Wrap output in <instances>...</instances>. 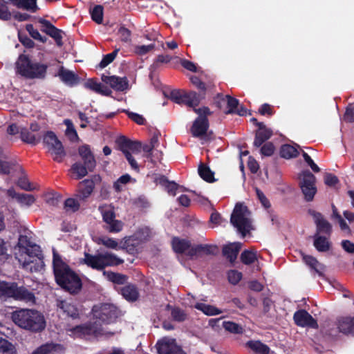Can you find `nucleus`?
Listing matches in <instances>:
<instances>
[{"mask_svg": "<svg viewBox=\"0 0 354 354\" xmlns=\"http://www.w3.org/2000/svg\"><path fill=\"white\" fill-rule=\"evenodd\" d=\"M53 268L55 282L64 290L71 294L78 293L82 283L79 275L65 263L58 252L53 250Z\"/></svg>", "mask_w": 354, "mask_h": 354, "instance_id": "1", "label": "nucleus"}, {"mask_svg": "<svg viewBox=\"0 0 354 354\" xmlns=\"http://www.w3.org/2000/svg\"><path fill=\"white\" fill-rule=\"evenodd\" d=\"M11 319L19 328L34 333H41L46 326L44 314L35 309L16 310L11 313Z\"/></svg>", "mask_w": 354, "mask_h": 354, "instance_id": "2", "label": "nucleus"}, {"mask_svg": "<svg viewBox=\"0 0 354 354\" xmlns=\"http://www.w3.org/2000/svg\"><path fill=\"white\" fill-rule=\"evenodd\" d=\"M48 65L32 59L29 55L21 54L15 62L16 73L26 80H44L47 75Z\"/></svg>", "mask_w": 354, "mask_h": 354, "instance_id": "3", "label": "nucleus"}, {"mask_svg": "<svg viewBox=\"0 0 354 354\" xmlns=\"http://www.w3.org/2000/svg\"><path fill=\"white\" fill-rule=\"evenodd\" d=\"M82 263L92 269L98 271L104 270L106 267L117 266L124 263V260L110 252L91 254L84 253V258Z\"/></svg>", "mask_w": 354, "mask_h": 354, "instance_id": "4", "label": "nucleus"}, {"mask_svg": "<svg viewBox=\"0 0 354 354\" xmlns=\"http://www.w3.org/2000/svg\"><path fill=\"white\" fill-rule=\"evenodd\" d=\"M251 213L247 206L236 203L230 216L231 224L245 237L252 230Z\"/></svg>", "mask_w": 354, "mask_h": 354, "instance_id": "5", "label": "nucleus"}, {"mask_svg": "<svg viewBox=\"0 0 354 354\" xmlns=\"http://www.w3.org/2000/svg\"><path fill=\"white\" fill-rule=\"evenodd\" d=\"M69 331L77 337H84L86 336H93L95 337L105 336L110 337L115 335L114 332L104 331L102 325L97 323V321H90L77 325L69 329Z\"/></svg>", "mask_w": 354, "mask_h": 354, "instance_id": "6", "label": "nucleus"}, {"mask_svg": "<svg viewBox=\"0 0 354 354\" xmlns=\"http://www.w3.org/2000/svg\"><path fill=\"white\" fill-rule=\"evenodd\" d=\"M193 111L198 115V116L194 121L190 131L193 137L206 138L207 132L209 127L208 115L212 114V111L207 106H203L201 108L194 107Z\"/></svg>", "mask_w": 354, "mask_h": 354, "instance_id": "7", "label": "nucleus"}, {"mask_svg": "<svg viewBox=\"0 0 354 354\" xmlns=\"http://www.w3.org/2000/svg\"><path fill=\"white\" fill-rule=\"evenodd\" d=\"M93 318L97 323L110 324L116 322L120 315V310L113 304H102L92 308Z\"/></svg>", "mask_w": 354, "mask_h": 354, "instance_id": "8", "label": "nucleus"}, {"mask_svg": "<svg viewBox=\"0 0 354 354\" xmlns=\"http://www.w3.org/2000/svg\"><path fill=\"white\" fill-rule=\"evenodd\" d=\"M299 187L306 202L313 201L317 192L315 185L316 177L309 170H304L299 174Z\"/></svg>", "mask_w": 354, "mask_h": 354, "instance_id": "9", "label": "nucleus"}, {"mask_svg": "<svg viewBox=\"0 0 354 354\" xmlns=\"http://www.w3.org/2000/svg\"><path fill=\"white\" fill-rule=\"evenodd\" d=\"M169 97L177 104H184L193 109L198 106L201 100V95L195 91L186 92L176 89L170 92Z\"/></svg>", "mask_w": 354, "mask_h": 354, "instance_id": "10", "label": "nucleus"}, {"mask_svg": "<svg viewBox=\"0 0 354 354\" xmlns=\"http://www.w3.org/2000/svg\"><path fill=\"white\" fill-rule=\"evenodd\" d=\"M100 176H94L92 179H85L78 183L75 197L80 201H85L93 193L95 188V180H100Z\"/></svg>", "mask_w": 354, "mask_h": 354, "instance_id": "11", "label": "nucleus"}, {"mask_svg": "<svg viewBox=\"0 0 354 354\" xmlns=\"http://www.w3.org/2000/svg\"><path fill=\"white\" fill-rule=\"evenodd\" d=\"M309 214L313 217L316 225V233L315 234H325L330 237L333 232L332 225L318 212L310 209Z\"/></svg>", "mask_w": 354, "mask_h": 354, "instance_id": "12", "label": "nucleus"}, {"mask_svg": "<svg viewBox=\"0 0 354 354\" xmlns=\"http://www.w3.org/2000/svg\"><path fill=\"white\" fill-rule=\"evenodd\" d=\"M158 354H186L175 339L164 338L156 344Z\"/></svg>", "mask_w": 354, "mask_h": 354, "instance_id": "13", "label": "nucleus"}, {"mask_svg": "<svg viewBox=\"0 0 354 354\" xmlns=\"http://www.w3.org/2000/svg\"><path fill=\"white\" fill-rule=\"evenodd\" d=\"M295 324L300 327H308L317 329L319 325L317 320L306 310H297L293 315Z\"/></svg>", "mask_w": 354, "mask_h": 354, "instance_id": "14", "label": "nucleus"}, {"mask_svg": "<svg viewBox=\"0 0 354 354\" xmlns=\"http://www.w3.org/2000/svg\"><path fill=\"white\" fill-rule=\"evenodd\" d=\"M101 80L104 83L109 84L113 89L117 91H124L129 88V81L126 77L109 76L103 74L101 76Z\"/></svg>", "mask_w": 354, "mask_h": 354, "instance_id": "15", "label": "nucleus"}, {"mask_svg": "<svg viewBox=\"0 0 354 354\" xmlns=\"http://www.w3.org/2000/svg\"><path fill=\"white\" fill-rule=\"evenodd\" d=\"M57 307L62 311L64 315L72 319H77L80 317V310L77 305L73 304L71 300L57 299Z\"/></svg>", "mask_w": 354, "mask_h": 354, "instance_id": "16", "label": "nucleus"}, {"mask_svg": "<svg viewBox=\"0 0 354 354\" xmlns=\"http://www.w3.org/2000/svg\"><path fill=\"white\" fill-rule=\"evenodd\" d=\"M57 76L64 84L70 87L78 85L81 81V77L77 74L65 68L62 66L58 71Z\"/></svg>", "mask_w": 354, "mask_h": 354, "instance_id": "17", "label": "nucleus"}, {"mask_svg": "<svg viewBox=\"0 0 354 354\" xmlns=\"http://www.w3.org/2000/svg\"><path fill=\"white\" fill-rule=\"evenodd\" d=\"M335 324L339 333L345 335L354 336V316L339 317Z\"/></svg>", "mask_w": 354, "mask_h": 354, "instance_id": "18", "label": "nucleus"}, {"mask_svg": "<svg viewBox=\"0 0 354 354\" xmlns=\"http://www.w3.org/2000/svg\"><path fill=\"white\" fill-rule=\"evenodd\" d=\"M257 127L259 129L256 131L253 143L255 147H261L264 142L269 140L273 134L272 131L267 128L264 123H258Z\"/></svg>", "mask_w": 354, "mask_h": 354, "instance_id": "19", "label": "nucleus"}, {"mask_svg": "<svg viewBox=\"0 0 354 354\" xmlns=\"http://www.w3.org/2000/svg\"><path fill=\"white\" fill-rule=\"evenodd\" d=\"M78 153L83 160V162L89 169V171H93L96 166V160L87 145L80 146L78 149Z\"/></svg>", "mask_w": 354, "mask_h": 354, "instance_id": "20", "label": "nucleus"}, {"mask_svg": "<svg viewBox=\"0 0 354 354\" xmlns=\"http://www.w3.org/2000/svg\"><path fill=\"white\" fill-rule=\"evenodd\" d=\"M120 293L127 301L131 302L137 301L140 295L137 286L131 283L121 288Z\"/></svg>", "mask_w": 354, "mask_h": 354, "instance_id": "21", "label": "nucleus"}, {"mask_svg": "<svg viewBox=\"0 0 354 354\" xmlns=\"http://www.w3.org/2000/svg\"><path fill=\"white\" fill-rule=\"evenodd\" d=\"M241 243H234L223 246L222 252L223 255L230 262L234 263L241 250Z\"/></svg>", "mask_w": 354, "mask_h": 354, "instance_id": "22", "label": "nucleus"}, {"mask_svg": "<svg viewBox=\"0 0 354 354\" xmlns=\"http://www.w3.org/2000/svg\"><path fill=\"white\" fill-rule=\"evenodd\" d=\"M6 3H10L18 8L35 12L38 10L37 0H2Z\"/></svg>", "mask_w": 354, "mask_h": 354, "instance_id": "23", "label": "nucleus"}, {"mask_svg": "<svg viewBox=\"0 0 354 354\" xmlns=\"http://www.w3.org/2000/svg\"><path fill=\"white\" fill-rule=\"evenodd\" d=\"M48 150L50 153L53 160L57 162H62L66 155L64 146L60 140L48 147Z\"/></svg>", "mask_w": 354, "mask_h": 354, "instance_id": "24", "label": "nucleus"}, {"mask_svg": "<svg viewBox=\"0 0 354 354\" xmlns=\"http://www.w3.org/2000/svg\"><path fill=\"white\" fill-rule=\"evenodd\" d=\"M22 267L31 272H39L44 267V257L25 259L22 263Z\"/></svg>", "mask_w": 354, "mask_h": 354, "instance_id": "25", "label": "nucleus"}, {"mask_svg": "<svg viewBox=\"0 0 354 354\" xmlns=\"http://www.w3.org/2000/svg\"><path fill=\"white\" fill-rule=\"evenodd\" d=\"M16 282L0 281V296L15 298L17 290Z\"/></svg>", "mask_w": 354, "mask_h": 354, "instance_id": "26", "label": "nucleus"}, {"mask_svg": "<svg viewBox=\"0 0 354 354\" xmlns=\"http://www.w3.org/2000/svg\"><path fill=\"white\" fill-rule=\"evenodd\" d=\"M14 299L15 300L24 301L26 302H35V296L34 293L24 286H17V290Z\"/></svg>", "mask_w": 354, "mask_h": 354, "instance_id": "27", "label": "nucleus"}, {"mask_svg": "<svg viewBox=\"0 0 354 354\" xmlns=\"http://www.w3.org/2000/svg\"><path fill=\"white\" fill-rule=\"evenodd\" d=\"M245 345L255 354H269L270 351L269 346L259 340H250Z\"/></svg>", "mask_w": 354, "mask_h": 354, "instance_id": "28", "label": "nucleus"}, {"mask_svg": "<svg viewBox=\"0 0 354 354\" xmlns=\"http://www.w3.org/2000/svg\"><path fill=\"white\" fill-rule=\"evenodd\" d=\"M313 238V245L318 252H325L330 250V243L328 238L317 234H315Z\"/></svg>", "mask_w": 354, "mask_h": 354, "instance_id": "29", "label": "nucleus"}, {"mask_svg": "<svg viewBox=\"0 0 354 354\" xmlns=\"http://www.w3.org/2000/svg\"><path fill=\"white\" fill-rule=\"evenodd\" d=\"M173 250L177 254H183L191 247V243L186 239L174 237L171 241Z\"/></svg>", "mask_w": 354, "mask_h": 354, "instance_id": "30", "label": "nucleus"}, {"mask_svg": "<svg viewBox=\"0 0 354 354\" xmlns=\"http://www.w3.org/2000/svg\"><path fill=\"white\" fill-rule=\"evenodd\" d=\"M303 260L312 270H315L319 275L322 276L324 270V266L319 263L316 258L310 255H304Z\"/></svg>", "mask_w": 354, "mask_h": 354, "instance_id": "31", "label": "nucleus"}, {"mask_svg": "<svg viewBox=\"0 0 354 354\" xmlns=\"http://www.w3.org/2000/svg\"><path fill=\"white\" fill-rule=\"evenodd\" d=\"M69 171L75 175V179L80 180L88 174L89 169L84 163L77 162L72 165Z\"/></svg>", "mask_w": 354, "mask_h": 354, "instance_id": "32", "label": "nucleus"}, {"mask_svg": "<svg viewBox=\"0 0 354 354\" xmlns=\"http://www.w3.org/2000/svg\"><path fill=\"white\" fill-rule=\"evenodd\" d=\"M198 172L200 177L207 183H214L216 181L214 172L210 168L203 162L198 165Z\"/></svg>", "mask_w": 354, "mask_h": 354, "instance_id": "33", "label": "nucleus"}, {"mask_svg": "<svg viewBox=\"0 0 354 354\" xmlns=\"http://www.w3.org/2000/svg\"><path fill=\"white\" fill-rule=\"evenodd\" d=\"M103 274L106 277L109 281L119 285L124 284L128 279L127 275L111 271L104 270Z\"/></svg>", "mask_w": 354, "mask_h": 354, "instance_id": "34", "label": "nucleus"}, {"mask_svg": "<svg viewBox=\"0 0 354 354\" xmlns=\"http://www.w3.org/2000/svg\"><path fill=\"white\" fill-rule=\"evenodd\" d=\"M195 308L197 310L202 311L205 315L208 316H214L219 315L222 313V310L209 304L204 303H197L195 305Z\"/></svg>", "mask_w": 354, "mask_h": 354, "instance_id": "35", "label": "nucleus"}, {"mask_svg": "<svg viewBox=\"0 0 354 354\" xmlns=\"http://www.w3.org/2000/svg\"><path fill=\"white\" fill-rule=\"evenodd\" d=\"M20 138L23 142L32 145H37L40 141V137H37L26 128L21 129Z\"/></svg>", "mask_w": 354, "mask_h": 354, "instance_id": "36", "label": "nucleus"}, {"mask_svg": "<svg viewBox=\"0 0 354 354\" xmlns=\"http://www.w3.org/2000/svg\"><path fill=\"white\" fill-rule=\"evenodd\" d=\"M59 346L60 345L57 344L47 343L38 347L31 354H57Z\"/></svg>", "mask_w": 354, "mask_h": 354, "instance_id": "37", "label": "nucleus"}, {"mask_svg": "<svg viewBox=\"0 0 354 354\" xmlns=\"http://www.w3.org/2000/svg\"><path fill=\"white\" fill-rule=\"evenodd\" d=\"M299 155L297 149L288 144L283 145L280 149V156L286 159L295 158Z\"/></svg>", "mask_w": 354, "mask_h": 354, "instance_id": "38", "label": "nucleus"}, {"mask_svg": "<svg viewBox=\"0 0 354 354\" xmlns=\"http://www.w3.org/2000/svg\"><path fill=\"white\" fill-rule=\"evenodd\" d=\"M99 210L102 214L103 221L106 224L113 222L115 219L114 210L108 206H100Z\"/></svg>", "mask_w": 354, "mask_h": 354, "instance_id": "39", "label": "nucleus"}, {"mask_svg": "<svg viewBox=\"0 0 354 354\" xmlns=\"http://www.w3.org/2000/svg\"><path fill=\"white\" fill-rule=\"evenodd\" d=\"M167 308H171V315L174 321L177 322H183L187 318V315L185 310L180 308L179 307L172 308L169 304L167 305Z\"/></svg>", "mask_w": 354, "mask_h": 354, "instance_id": "40", "label": "nucleus"}, {"mask_svg": "<svg viewBox=\"0 0 354 354\" xmlns=\"http://www.w3.org/2000/svg\"><path fill=\"white\" fill-rule=\"evenodd\" d=\"M240 259L243 264L251 265L257 260V257L254 252L245 250L241 254Z\"/></svg>", "mask_w": 354, "mask_h": 354, "instance_id": "41", "label": "nucleus"}, {"mask_svg": "<svg viewBox=\"0 0 354 354\" xmlns=\"http://www.w3.org/2000/svg\"><path fill=\"white\" fill-rule=\"evenodd\" d=\"M91 17L93 21L100 24L103 21V6L101 5L95 6L90 10Z\"/></svg>", "mask_w": 354, "mask_h": 354, "instance_id": "42", "label": "nucleus"}, {"mask_svg": "<svg viewBox=\"0 0 354 354\" xmlns=\"http://www.w3.org/2000/svg\"><path fill=\"white\" fill-rule=\"evenodd\" d=\"M24 252L28 255V258L26 259H31L32 258L43 257L40 246L35 243H32L31 245Z\"/></svg>", "mask_w": 354, "mask_h": 354, "instance_id": "43", "label": "nucleus"}, {"mask_svg": "<svg viewBox=\"0 0 354 354\" xmlns=\"http://www.w3.org/2000/svg\"><path fill=\"white\" fill-rule=\"evenodd\" d=\"M226 97V104H227V110L224 111L226 114H232L234 113L236 111V109L239 104V100L229 95H225Z\"/></svg>", "mask_w": 354, "mask_h": 354, "instance_id": "44", "label": "nucleus"}, {"mask_svg": "<svg viewBox=\"0 0 354 354\" xmlns=\"http://www.w3.org/2000/svg\"><path fill=\"white\" fill-rule=\"evenodd\" d=\"M223 326L227 331H229L234 334H241L243 333L242 327L239 324L233 322H223Z\"/></svg>", "mask_w": 354, "mask_h": 354, "instance_id": "45", "label": "nucleus"}, {"mask_svg": "<svg viewBox=\"0 0 354 354\" xmlns=\"http://www.w3.org/2000/svg\"><path fill=\"white\" fill-rule=\"evenodd\" d=\"M131 140L127 137L122 136L116 140V143L118 145L119 149L124 154L129 152L130 144Z\"/></svg>", "mask_w": 354, "mask_h": 354, "instance_id": "46", "label": "nucleus"}, {"mask_svg": "<svg viewBox=\"0 0 354 354\" xmlns=\"http://www.w3.org/2000/svg\"><path fill=\"white\" fill-rule=\"evenodd\" d=\"M120 49L115 48L112 53L105 55L99 64L101 68H104L110 64L115 59Z\"/></svg>", "mask_w": 354, "mask_h": 354, "instance_id": "47", "label": "nucleus"}, {"mask_svg": "<svg viewBox=\"0 0 354 354\" xmlns=\"http://www.w3.org/2000/svg\"><path fill=\"white\" fill-rule=\"evenodd\" d=\"M26 30L28 32L29 35L36 40H38L42 43H46L47 41V37L45 36H41L39 31L35 29L32 24H27L26 26Z\"/></svg>", "mask_w": 354, "mask_h": 354, "instance_id": "48", "label": "nucleus"}, {"mask_svg": "<svg viewBox=\"0 0 354 354\" xmlns=\"http://www.w3.org/2000/svg\"><path fill=\"white\" fill-rule=\"evenodd\" d=\"M64 123L66 126V134L70 138V140L73 141L78 138L77 131L72 121L69 119H66Z\"/></svg>", "mask_w": 354, "mask_h": 354, "instance_id": "49", "label": "nucleus"}, {"mask_svg": "<svg viewBox=\"0 0 354 354\" xmlns=\"http://www.w3.org/2000/svg\"><path fill=\"white\" fill-rule=\"evenodd\" d=\"M59 141L55 133L51 131H46L43 136V143L46 147H49L53 144Z\"/></svg>", "mask_w": 354, "mask_h": 354, "instance_id": "50", "label": "nucleus"}, {"mask_svg": "<svg viewBox=\"0 0 354 354\" xmlns=\"http://www.w3.org/2000/svg\"><path fill=\"white\" fill-rule=\"evenodd\" d=\"M153 145H145L142 147V150L144 152L147 153V155L146 156V157L147 158H151V161L152 162H153V157H156V158L158 160H160L161 158H162V153L161 151H157L155 155L153 154Z\"/></svg>", "mask_w": 354, "mask_h": 354, "instance_id": "51", "label": "nucleus"}, {"mask_svg": "<svg viewBox=\"0 0 354 354\" xmlns=\"http://www.w3.org/2000/svg\"><path fill=\"white\" fill-rule=\"evenodd\" d=\"M123 223L121 221L115 219L113 222H110L104 227L105 229L111 233H118L123 228Z\"/></svg>", "mask_w": 354, "mask_h": 354, "instance_id": "52", "label": "nucleus"}, {"mask_svg": "<svg viewBox=\"0 0 354 354\" xmlns=\"http://www.w3.org/2000/svg\"><path fill=\"white\" fill-rule=\"evenodd\" d=\"M0 352L3 354H14L13 345L7 339L0 338Z\"/></svg>", "mask_w": 354, "mask_h": 354, "instance_id": "53", "label": "nucleus"}, {"mask_svg": "<svg viewBox=\"0 0 354 354\" xmlns=\"http://www.w3.org/2000/svg\"><path fill=\"white\" fill-rule=\"evenodd\" d=\"M190 80L192 83L198 89L201 91V93H199L201 97V100L205 98V91H206V86L205 84L201 80V79L196 76H192L190 78Z\"/></svg>", "mask_w": 354, "mask_h": 354, "instance_id": "54", "label": "nucleus"}, {"mask_svg": "<svg viewBox=\"0 0 354 354\" xmlns=\"http://www.w3.org/2000/svg\"><path fill=\"white\" fill-rule=\"evenodd\" d=\"M131 179V177L129 174H126L122 176H121L115 182L113 183V188L114 189L120 192L122 191V188L121 185H125L130 182Z\"/></svg>", "mask_w": 354, "mask_h": 354, "instance_id": "55", "label": "nucleus"}, {"mask_svg": "<svg viewBox=\"0 0 354 354\" xmlns=\"http://www.w3.org/2000/svg\"><path fill=\"white\" fill-rule=\"evenodd\" d=\"M243 274L236 270H231L227 272L228 281L233 285H236L241 280Z\"/></svg>", "mask_w": 354, "mask_h": 354, "instance_id": "56", "label": "nucleus"}, {"mask_svg": "<svg viewBox=\"0 0 354 354\" xmlns=\"http://www.w3.org/2000/svg\"><path fill=\"white\" fill-rule=\"evenodd\" d=\"M62 30H61L60 29H58L57 28H56L55 26V27H53V30H51L48 32V35H49L50 37L53 38L54 40L55 41L56 44L59 47H61L63 46L62 35Z\"/></svg>", "mask_w": 354, "mask_h": 354, "instance_id": "57", "label": "nucleus"}, {"mask_svg": "<svg viewBox=\"0 0 354 354\" xmlns=\"http://www.w3.org/2000/svg\"><path fill=\"white\" fill-rule=\"evenodd\" d=\"M16 165L15 162H8L0 160V174H9L13 167Z\"/></svg>", "mask_w": 354, "mask_h": 354, "instance_id": "58", "label": "nucleus"}, {"mask_svg": "<svg viewBox=\"0 0 354 354\" xmlns=\"http://www.w3.org/2000/svg\"><path fill=\"white\" fill-rule=\"evenodd\" d=\"M118 34L122 41L125 43L131 41V32L124 26L120 27Z\"/></svg>", "mask_w": 354, "mask_h": 354, "instance_id": "59", "label": "nucleus"}, {"mask_svg": "<svg viewBox=\"0 0 354 354\" xmlns=\"http://www.w3.org/2000/svg\"><path fill=\"white\" fill-rule=\"evenodd\" d=\"M18 37H19V41L26 48H32L35 46V42L30 37H28L26 34L19 32Z\"/></svg>", "mask_w": 354, "mask_h": 354, "instance_id": "60", "label": "nucleus"}, {"mask_svg": "<svg viewBox=\"0 0 354 354\" xmlns=\"http://www.w3.org/2000/svg\"><path fill=\"white\" fill-rule=\"evenodd\" d=\"M79 199L69 198H67L64 202L65 207L71 209L73 210V212H77L80 207V204L79 203Z\"/></svg>", "mask_w": 354, "mask_h": 354, "instance_id": "61", "label": "nucleus"}, {"mask_svg": "<svg viewBox=\"0 0 354 354\" xmlns=\"http://www.w3.org/2000/svg\"><path fill=\"white\" fill-rule=\"evenodd\" d=\"M124 112H125L127 114L128 117L130 119H131L133 122H135L138 124H140V125L145 124L146 120L142 115H141L138 113H136L130 112L129 111H127V110H124Z\"/></svg>", "mask_w": 354, "mask_h": 354, "instance_id": "62", "label": "nucleus"}, {"mask_svg": "<svg viewBox=\"0 0 354 354\" xmlns=\"http://www.w3.org/2000/svg\"><path fill=\"white\" fill-rule=\"evenodd\" d=\"M275 147L274 145L270 142L265 143L261 148L260 151L261 155L264 156H271L274 152Z\"/></svg>", "mask_w": 354, "mask_h": 354, "instance_id": "63", "label": "nucleus"}, {"mask_svg": "<svg viewBox=\"0 0 354 354\" xmlns=\"http://www.w3.org/2000/svg\"><path fill=\"white\" fill-rule=\"evenodd\" d=\"M17 201L20 203L30 206L35 203V198L33 195L31 194H21L20 196H19V199Z\"/></svg>", "mask_w": 354, "mask_h": 354, "instance_id": "64", "label": "nucleus"}]
</instances>
